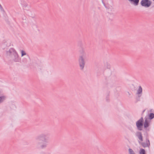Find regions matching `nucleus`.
Returning <instances> with one entry per match:
<instances>
[{
    "instance_id": "f257e3e1",
    "label": "nucleus",
    "mask_w": 154,
    "mask_h": 154,
    "mask_svg": "<svg viewBox=\"0 0 154 154\" xmlns=\"http://www.w3.org/2000/svg\"><path fill=\"white\" fill-rule=\"evenodd\" d=\"M50 136V134L49 133L46 132L40 134L36 137L37 140L44 142L43 144L40 145L41 148L44 149L47 147Z\"/></svg>"
},
{
    "instance_id": "f03ea898",
    "label": "nucleus",
    "mask_w": 154,
    "mask_h": 154,
    "mask_svg": "<svg viewBox=\"0 0 154 154\" xmlns=\"http://www.w3.org/2000/svg\"><path fill=\"white\" fill-rule=\"evenodd\" d=\"M135 135L140 140V141H138V143L140 144L144 148L147 147L149 148L150 144L148 137V134L147 133L145 138V142H142L143 140V137L141 132L137 131L135 134Z\"/></svg>"
},
{
    "instance_id": "7ed1b4c3",
    "label": "nucleus",
    "mask_w": 154,
    "mask_h": 154,
    "mask_svg": "<svg viewBox=\"0 0 154 154\" xmlns=\"http://www.w3.org/2000/svg\"><path fill=\"white\" fill-rule=\"evenodd\" d=\"M6 52L7 56L14 62H19L20 61V58L14 48H10L8 51H6Z\"/></svg>"
},
{
    "instance_id": "20e7f679",
    "label": "nucleus",
    "mask_w": 154,
    "mask_h": 154,
    "mask_svg": "<svg viewBox=\"0 0 154 154\" xmlns=\"http://www.w3.org/2000/svg\"><path fill=\"white\" fill-rule=\"evenodd\" d=\"M144 120L143 117H141L136 122V125L137 128L139 131L143 130V125Z\"/></svg>"
},
{
    "instance_id": "39448f33",
    "label": "nucleus",
    "mask_w": 154,
    "mask_h": 154,
    "mask_svg": "<svg viewBox=\"0 0 154 154\" xmlns=\"http://www.w3.org/2000/svg\"><path fill=\"white\" fill-rule=\"evenodd\" d=\"M79 62L80 69L81 70L83 69L85 64V61L84 59L82 56L79 57Z\"/></svg>"
},
{
    "instance_id": "423d86ee",
    "label": "nucleus",
    "mask_w": 154,
    "mask_h": 154,
    "mask_svg": "<svg viewBox=\"0 0 154 154\" xmlns=\"http://www.w3.org/2000/svg\"><path fill=\"white\" fill-rule=\"evenodd\" d=\"M149 121L147 118H145V121L143 123V127L144 129L146 131V132H149L150 131L149 128H147L149 127Z\"/></svg>"
},
{
    "instance_id": "0eeeda50",
    "label": "nucleus",
    "mask_w": 154,
    "mask_h": 154,
    "mask_svg": "<svg viewBox=\"0 0 154 154\" xmlns=\"http://www.w3.org/2000/svg\"><path fill=\"white\" fill-rule=\"evenodd\" d=\"M151 4V2L149 0H142L140 2L141 5L146 8L149 7Z\"/></svg>"
},
{
    "instance_id": "6e6552de",
    "label": "nucleus",
    "mask_w": 154,
    "mask_h": 154,
    "mask_svg": "<svg viewBox=\"0 0 154 154\" xmlns=\"http://www.w3.org/2000/svg\"><path fill=\"white\" fill-rule=\"evenodd\" d=\"M142 92V88L140 86L138 87V89L137 90V94H138V97L139 99L138 100V101L140 100V97L141 96V93Z\"/></svg>"
},
{
    "instance_id": "1a4fd4ad",
    "label": "nucleus",
    "mask_w": 154,
    "mask_h": 154,
    "mask_svg": "<svg viewBox=\"0 0 154 154\" xmlns=\"http://www.w3.org/2000/svg\"><path fill=\"white\" fill-rule=\"evenodd\" d=\"M131 3H132L135 5H137L139 3V0H128Z\"/></svg>"
},
{
    "instance_id": "9d476101",
    "label": "nucleus",
    "mask_w": 154,
    "mask_h": 154,
    "mask_svg": "<svg viewBox=\"0 0 154 154\" xmlns=\"http://www.w3.org/2000/svg\"><path fill=\"white\" fill-rule=\"evenodd\" d=\"M154 118V114L153 113H150L149 114V119L151 120Z\"/></svg>"
},
{
    "instance_id": "9b49d317",
    "label": "nucleus",
    "mask_w": 154,
    "mask_h": 154,
    "mask_svg": "<svg viewBox=\"0 0 154 154\" xmlns=\"http://www.w3.org/2000/svg\"><path fill=\"white\" fill-rule=\"evenodd\" d=\"M139 153L140 154H146L145 150L143 148L140 149L139 151Z\"/></svg>"
},
{
    "instance_id": "f8f14e48",
    "label": "nucleus",
    "mask_w": 154,
    "mask_h": 154,
    "mask_svg": "<svg viewBox=\"0 0 154 154\" xmlns=\"http://www.w3.org/2000/svg\"><path fill=\"white\" fill-rule=\"evenodd\" d=\"M6 98V97L5 96L0 97V103H2Z\"/></svg>"
},
{
    "instance_id": "ddd939ff",
    "label": "nucleus",
    "mask_w": 154,
    "mask_h": 154,
    "mask_svg": "<svg viewBox=\"0 0 154 154\" xmlns=\"http://www.w3.org/2000/svg\"><path fill=\"white\" fill-rule=\"evenodd\" d=\"M22 62L24 64H26L28 63V61L27 59L25 58H23L22 60Z\"/></svg>"
},
{
    "instance_id": "4468645a",
    "label": "nucleus",
    "mask_w": 154,
    "mask_h": 154,
    "mask_svg": "<svg viewBox=\"0 0 154 154\" xmlns=\"http://www.w3.org/2000/svg\"><path fill=\"white\" fill-rule=\"evenodd\" d=\"M129 154H133L135 153L132 149L129 148L128 150Z\"/></svg>"
},
{
    "instance_id": "2eb2a0df",
    "label": "nucleus",
    "mask_w": 154,
    "mask_h": 154,
    "mask_svg": "<svg viewBox=\"0 0 154 154\" xmlns=\"http://www.w3.org/2000/svg\"><path fill=\"white\" fill-rule=\"evenodd\" d=\"M21 57H23V56L26 55V54L25 52L23 50H21Z\"/></svg>"
},
{
    "instance_id": "dca6fc26",
    "label": "nucleus",
    "mask_w": 154,
    "mask_h": 154,
    "mask_svg": "<svg viewBox=\"0 0 154 154\" xmlns=\"http://www.w3.org/2000/svg\"><path fill=\"white\" fill-rule=\"evenodd\" d=\"M106 100L107 102H109V95H108L106 97Z\"/></svg>"
},
{
    "instance_id": "f3484780",
    "label": "nucleus",
    "mask_w": 154,
    "mask_h": 154,
    "mask_svg": "<svg viewBox=\"0 0 154 154\" xmlns=\"http://www.w3.org/2000/svg\"><path fill=\"white\" fill-rule=\"evenodd\" d=\"M26 18L30 19L31 18H28L27 17H26L25 15L22 16V19H26Z\"/></svg>"
},
{
    "instance_id": "a211bd4d",
    "label": "nucleus",
    "mask_w": 154,
    "mask_h": 154,
    "mask_svg": "<svg viewBox=\"0 0 154 154\" xmlns=\"http://www.w3.org/2000/svg\"><path fill=\"white\" fill-rule=\"evenodd\" d=\"M28 11V13L29 14H28L29 16V17H31V18H34V17H33L31 16L30 15V14H31V12H30L29 11Z\"/></svg>"
},
{
    "instance_id": "6ab92c4d",
    "label": "nucleus",
    "mask_w": 154,
    "mask_h": 154,
    "mask_svg": "<svg viewBox=\"0 0 154 154\" xmlns=\"http://www.w3.org/2000/svg\"><path fill=\"white\" fill-rule=\"evenodd\" d=\"M6 43H2V45H1V46L2 47V48L4 49H5V47H3V46H4V45H6Z\"/></svg>"
},
{
    "instance_id": "aec40b11",
    "label": "nucleus",
    "mask_w": 154,
    "mask_h": 154,
    "mask_svg": "<svg viewBox=\"0 0 154 154\" xmlns=\"http://www.w3.org/2000/svg\"><path fill=\"white\" fill-rule=\"evenodd\" d=\"M0 9L2 10V9H3V8L1 5L0 4Z\"/></svg>"
},
{
    "instance_id": "412c9836",
    "label": "nucleus",
    "mask_w": 154,
    "mask_h": 154,
    "mask_svg": "<svg viewBox=\"0 0 154 154\" xmlns=\"http://www.w3.org/2000/svg\"><path fill=\"white\" fill-rule=\"evenodd\" d=\"M102 0V2L103 3V4L104 5V6H105V4L103 2V0Z\"/></svg>"
},
{
    "instance_id": "4be33fe9",
    "label": "nucleus",
    "mask_w": 154,
    "mask_h": 154,
    "mask_svg": "<svg viewBox=\"0 0 154 154\" xmlns=\"http://www.w3.org/2000/svg\"><path fill=\"white\" fill-rule=\"evenodd\" d=\"M6 20L7 21H6V22H8V24L9 25L10 24V23H9V22L8 21V20Z\"/></svg>"
},
{
    "instance_id": "5701e85b",
    "label": "nucleus",
    "mask_w": 154,
    "mask_h": 154,
    "mask_svg": "<svg viewBox=\"0 0 154 154\" xmlns=\"http://www.w3.org/2000/svg\"><path fill=\"white\" fill-rule=\"evenodd\" d=\"M128 92V94L129 95H131L130 93L129 92Z\"/></svg>"
},
{
    "instance_id": "b1692460",
    "label": "nucleus",
    "mask_w": 154,
    "mask_h": 154,
    "mask_svg": "<svg viewBox=\"0 0 154 154\" xmlns=\"http://www.w3.org/2000/svg\"><path fill=\"white\" fill-rule=\"evenodd\" d=\"M152 109H151L150 110V112H152Z\"/></svg>"
},
{
    "instance_id": "393cba45",
    "label": "nucleus",
    "mask_w": 154,
    "mask_h": 154,
    "mask_svg": "<svg viewBox=\"0 0 154 154\" xmlns=\"http://www.w3.org/2000/svg\"><path fill=\"white\" fill-rule=\"evenodd\" d=\"M145 110H144L143 111V112H142L143 113L145 112Z\"/></svg>"
},
{
    "instance_id": "a878e982",
    "label": "nucleus",
    "mask_w": 154,
    "mask_h": 154,
    "mask_svg": "<svg viewBox=\"0 0 154 154\" xmlns=\"http://www.w3.org/2000/svg\"><path fill=\"white\" fill-rule=\"evenodd\" d=\"M27 57H28V58H29V56L28 55H27Z\"/></svg>"
},
{
    "instance_id": "bb28decb",
    "label": "nucleus",
    "mask_w": 154,
    "mask_h": 154,
    "mask_svg": "<svg viewBox=\"0 0 154 154\" xmlns=\"http://www.w3.org/2000/svg\"><path fill=\"white\" fill-rule=\"evenodd\" d=\"M27 6V5H26V6H25V7H26V6Z\"/></svg>"
},
{
    "instance_id": "cd10ccee",
    "label": "nucleus",
    "mask_w": 154,
    "mask_h": 154,
    "mask_svg": "<svg viewBox=\"0 0 154 154\" xmlns=\"http://www.w3.org/2000/svg\"><path fill=\"white\" fill-rule=\"evenodd\" d=\"M107 68H109V67H108V66L107 67Z\"/></svg>"
},
{
    "instance_id": "c85d7f7f",
    "label": "nucleus",
    "mask_w": 154,
    "mask_h": 154,
    "mask_svg": "<svg viewBox=\"0 0 154 154\" xmlns=\"http://www.w3.org/2000/svg\"><path fill=\"white\" fill-rule=\"evenodd\" d=\"M133 154H136L135 153H134V154H133Z\"/></svg>"
},
{
    "instance_id": "c756f323",
    "label": "nucleus",
    "mask_w": 154,
    "mask_h": 154,
    "mask_svg": "<svg viewBox=\"0 0 154 154\" xmlns=\"http://www.w3.org/2000/svg\"><path fill=\"white\" fill-rule=\"evenodd\" d=\"M153 1H154V0H152Z\"/></svg>"
}]
</instances>
